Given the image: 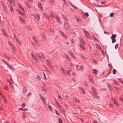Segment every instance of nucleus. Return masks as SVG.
Masks as SVG:
<instances>
[{
	"mask_svg": "<svg viewBox=\"0 0 123 123\" xmlns=\"http://www.w3.org/2000/svg\"><path fill=\"white\" fill-rule=\"evenodd\" d=\"M36 55L37 57H38L40 59H41L42 56H43L44 55V54L42 52H41L40 53V54H39L38 53H37L36 54Z\"/></svg>",
	"mask_w": 123,
	"mask_h": 123,
	"instance_id": "f03ea898",
	"label": "nucleus"
},
{
	"mask_svg": "<svg viewBox=\"0 0 123 123\" xmlns=\"http://www.w3.org/2000/svg\"><path fill=\"white\" fill-rule=\"evenodd\" d=\"M16 41H17L20 44H21V43L20 42H19V41L18 40V39L17 38H16L15 39Z\"/></svg>",
	"mask_w": 123,
	"mask_h": 123,
	"instance_id": "13d9d810",
	"label": "nucleus"
},
{
	"mask_svg": "<svg viewBox=\"0 0 123 123\" xmlns=\"http://www.w3.org/2000/svg\"><path fill=\"white\" fill-rule=\"evenodd\" d=\"M55 18L58 20V22L60 23V20H59V17L56 15H55Z\"/></svg>",
	"mask_w": 123,
	"mask_h": 123,
	"instance_id": "a211bd4d",
	"label": "nucleus"
},
{
	"mask_svg": "<svg viewBox=\"0 0 123 123\" xmlns=\"http://www.w3.org/2000/svg\"><path fill=\"white\" fill-rule=\"evenodd\" d=\"M48 108H49L50 110H52V107L49 105H48Z\"/></svg>",
	"mask_w": 123,
	"mask_h": 123,
	"instance_id": "c85d7f7f",
	"label": "nucleus"
},
{
	"mask_svg": "<svg viewBox=\"0 0 123 123\" xmlns=\"http://www.w3.org/2000/svg\"><path fill=\"white\" fill-rule=\"evenodd\" d=\"M46 63L47 65L48 66V67H49L50 68H51V66L50 65V63L49 62V61L47 59L46 60Z\"/></svg>",
	"mask_w": 123,
	"mask_h": 123,
	"instance_id": "39448f33",
	"label": "nucleus"
},
{
	"mask_svg": "<svg viewBox=\"0 0 123 123\" xmlns=\"http://www.w3.org/2000/svg\"><path fill=\"white\" fill-rule=\"evenodd\" d=\"M64 27L67 29L70 28V26L69 24L67 22H65L64 23Z\"/></svg>",
	"mask_w": 123,
	"mask_h": 123,
	"instance_id": "f257e3e1",
	"label": "nucleus"
},
{
	"mask_svg": "<svg viewBox=\"0 0 123 123\" xmlns=\"http://www.w3.org/2000/svg\"><path fill=\"white\" fill-rule=\"evenodd\" d=\"M93 122L94 123H99L97 121L95 120H94Z\"/></svg>",
	"mask_w": 123,
	"mask_h": 123,
	"instance_id": "680f3d73",
	"label": "nucleus"
},
{
	"mask_svg": "<svg viewBox=\"0 0 123 123\" xmlns=\"http://www.w3.org/2000/svg\"><path fill=\"white\" fill-rule=\"evenodd\" d=\"M65 54V55L64 56H65V57L67 58L68 61H69L70 60V59L69 57L66 54Z\"/></svg>",
	"mask_w": 123,
	"mask_h": 123,
	"instance_id": "dca6fc26",
	"label": "nucleus"
},
{
	"mask_svg": "<svg viewBox=\"0 0 123 123\" xmlns=\"http://www.w3.org/2000/svg\"><path fill=\"white\" fill-rule=\"evenodd\" d=\"M79 45H80V47L82 49L84 50H85L86 49L85 47L81 43H80Z\"/></svg>",
	"mask_w": 123,
	"mask_h": 123,
	"instance_id": "1a4fd4ad",
	"label": "nucleus"
},
{
	"mask_svg": "<svg viewBox=\"0 0 123 123\" xmlns=\"http://www.w3.org/2000/svg\"><path fill=\"white\" fill-rule=\"evenodd\" d=\"M31 94V92H29L26 95L27 97H28Z\"/></svg>",
	"mask_w": 123,
	"mask_h": 123,
	"instance_id": "864d4df0",
	"label": "nucleus"
},
{
	"mask_svg": "<svg viewBox=\"0 0 123 123\" xmlns=\"http://www.w3.org/2000/svg\"><path fill=\"white\" fill-rule=\"evenodd\" d=\"M50 16L52 18H54L55 16V15H54L53 14H52Z\"/></svg>",
	"mask_w": 123,
	"mask_h": 123,
	"instance_id": "09e8293b",
	"label": "nucleus"
},
{
	"mask_svg": "<svg viewBox=\"0 0 123 123\" xmlns=\"http://www.w3.org/2000/svg\"><path fill=\"white\" fill-rule=\"evenodd\" d=\"M38 7L41 9H42V6H41V3H38Z\"/></svg>",
	"mask_w": 123,
	"mask_h": 123,
	"instance_id": "aec40b11",
	"label": "nucleus"
},
{
	"mask_svg": "<svg viewBox=\"0 0 123 123\" xmlns=\"http://www.w3.org/2000/svg\"><path fill=\"white\" fill-rule=\"evenodd\" d=\"M25 103H24L21 106V107H22L24 108L25 107Z\"/></svg>",
	"mask_w": 123,
	"mask_h": 123,
	"instance_id": "5fc2aeb1",
	"label": "nucleus"
},
{
	"mask_svg": "<svg viewBox=\"0 0 123 123\" xmlns=\"http://www.w3.org/2000/svg\"><path fill=\"white\" fill-rule=\"evenodd\" d=\"M112 39V42L113 43H114L116 41V40L115 39L112 38L111 39Z\"/></svg>",
	"mask_w": 123,
	"mask_h": 123,
	"instance_id": "bb28decb",
	"label": "nucleus"
},
{
	"mask_svg": "<svg viewBox=\"0 0 123 123\" xmlns=\"http://www.w3.org/2000/svg\"><path fill=\"white\" fill-rule=\"evenodd\" d=\"M80 41V43L83 44H84L85 43V42L83 41V40L82 38H81Z\"/></svg>",
	"mask_w": 123,
	"mask_h": 123,
	"instance_id": "4be33fe9",
	"label": "nucleus"
},
{
	"mask_svg": "<svg viewBox=\"0 0 123 123\" xmlns=\"http://www.w3.org/2000/svg\"><path fill=\"white\" fill-rule=\"evenodd\" d=\"M12 49L13 52L14 53H16V49L15 48V47H13V48H12Z\"/></svg>",
	"mask_w": 123,
	"mask_h": 123,
	"instance_id": "a878e982",
	"label": "nucleus"
},
{
	"mask_svg": "<svg viewBox=\"0 0 123 123\" xmlns=\"http://www.w3.org/2000/svg\"><path fill=\"white\" fill-rule=\"evenodd\" d=\"M72 80L74 82L76 83V80L74 78H73L72 79Z\"/></svg>",
	"mask_w": 123,
	"mask_h": 123,
	"instance_id": "3c124183",
	"label": "nucleus"
},
{
	"mask_svg": "<svg viewBox=\"0 0 123 123\" xmlns=\"http://www.w3.org/2000/svg\"><path fill=\"white\" fill-rule=\"evenodd\" d=\"M2 98L3 99L4 101H5V100H6V98H5V97L4 96H2Z\"/></svg>",
	"mask_w": 123,
	"mask_h": 123,
	"instance_id": "49530a36",
	"label": "nucleus"
},
{
	"mask_svg": "<svg viewBox=\"0 0 123 123\" xmlns=\"http://www.w3.org/2000/svg\"><path fill=\"white\" fill-rule=\"evenodd\" d=\"M10 46H11V47H12V49L13 48V47H14V46H13V45L12 44H10Z\"/></svg>",
	"mask_w": 123,
	"mask_h": 123,
	"instance_id": "052dcab7",
	"label": "nucleus"
},
{
	"mask_svg": "<svg viewBox=\"0 0 123 123\" xmlns=\"http://www.w3.org/2000/svg\"><path fill=\"white\" fill-rule=\"evenodd\" d=\"M68 74L69 75L70 74V71L69 70H67V74Z\"/></svg>",
	"mask_w": 123,
	"mask_h": 123,
	"instance_id": "79ce46f5",
	"label": "nucleus"
},
{
	"mask_svg": "<svg viewBox=\"0 0 123 123\" xmlns=\"http://www.w3.org/2000/svg\"><path fill=\"white\" fill-rule=\"evenodd\" d=\"M62 72L64 73V74L66 75H67V70L65 71L64 70V71H62Z\"/></svg>",
	"mask_w": 123,
	"mask_h": 123,
	"instance_id": "72a5a7b5",
	"label": "nucleus"
},
{
	"mask_svg": "<svg viewBox=\"0 0 123 123\" xmlns=\"http://www.w3.org/2000/svg\"><path fill=\"white\" fill-rule=\"evenodd\" d=\"M120 100L121 101L123 102V98H120Z\"/></svg>",
	"mask_w": 123,
	"mask_h": 123,
	"instance_id": "774afa93",
	"label": "nucleus"
},
{
	"mask_svg": "<svg viewBox=\"0 0 123 123\" xmlns=\"http://www.w3.org/2000/svg\"><path fill=\"white\" fill-rule=\"evenodd\" d=\"M20 20L23 23H24L25 22V20L21 17H19Z\"/></svg>",
	"mask_w": 123,
	"mask_h": 123,
	"instance_id": "ddd939ff",
	"label": "nucleus"
},
{
	"mask_svg": "<svg viewBox=\"0 0 123 123\" xmlns=\"http://www.w3.org/2000/svg\"><path fill=\"white\" fill-rule=\"evenodd\" d=\"M74 99L75 101H76L77 102H78L79 103H80L79 100L78 99H77L76 98H74Z\"/></svg>",
	"mask_w": 123,
	"mask_h": 123,
	"instance_id": "58836bf2",
	"label": "nucleus"
},
{
	"mask_svg": "<svg viewBox=\"0 0 123 123\" xmlns=\"http://www.w3.org/2000/svg\"><path fill=\"white\" fill-rule=\"evenodd\" d=\"M59 123H62V121L61 118H59Z\"/></svg>",
	"mask_w": 123,
	"mask_h": 123,
	"instance_id": "f704fd0d",
	"label": "nucleus"
},
{
	"mask_svg": "<svg viewBox=\"0 0 123 123\" xmlns=\"http://www.w3.org/2000/svg\"><path fill=\"white\" fill-rule=\"evenodd\" d=\"M18 110L20 111H26L27 110V109L26 108L23 109L22 108H19Z\"/></svg>",
	"mask_w": 123,
	"mask_h": 123,
	"instance_id": "6ab92c4d",
	"label": "nucleus"
},
{
	"mask_svg": "<svg viewBox=\"0 0 123 123\" xmlns=\"http://www.w3.org/2000/svg\"><path fill=\"white\" fill-rule=\"evenodd\" d=\"M69 54L71 55L72 56H73L74 55H73V53L72 52H70V53H69Z\"/></svg>",
	"mask_w": 123,
	"mask_h": 123,
	"instance_id": "338daca9",
	"label": "nucleus"
},
{
	"mask_svg": "<svg viewBox=\"0 0 123 123\" xmlns=\"http://www.w3.org/2000/svg\"><path fill=\"white\" fill-rule=\"evenodd\" d=\"M92 37L93 39L95 41L96 40L97 41H98V40H97V39H96V38L94 36H92Z\"/></svg>",
	"mask_w": 123,
	"mask_h": 123,
	"instance_id": "c756f323",
	"label": "nucleus"
},
{
	"mask_svg": "<svg viewBox=\"0 0 123 123\" xmlns=\"http://www.w3.org/2000/svg\"><path fill=\"white\" fill-rule=\"evenodd\" d=\"M93 94L96 98L98 99L99 98V97L98 95V93L97 92H93Z\"/></svg>",
	"mask_w": 123,
	"mask_h": 123,
	"instance_id": "20e7f679",
	"label": "nucleus"
},
{
	"mask_svg": "<svg viewBox=\"0 0 123 123\" xmlns=\"http://www.w3.org/2000/svg\"><path fill=\"white\" fill-rule=\"evenodd\" d=\"M41 98L43 100V102H44V104H46V102L45 101V98H43V97H41Z\"/></svg>",
	"mask_w": 123,
	"mask_h": 123,
	"instance_id": "f3484780",
	"label": "nucleus"
},
{
	"mask_svg": "<svg viewBox=\"0 0 123 123\" xmlns=\"http://www.w3.org/2000/svg\"><path fill=\"white\" fill-rule=\"evenodd\" d=\"M7 87V86H4V88L6 90H8V89L6 88Z\"/></svg>",
	"mask_w": 123,
	"mask_h": 123,
	"instance_id": "69168bd1",
	"label": "nucleus"
},
{
	"mask_svg": "<svg viewBox=\"0 0 123 123\" xmlns=\"http://www.w3.org/2000/svg\"><path fill=\"white\" fill-rule=\"evenodd\" d=\"M26 90L25 87H24L23 88V92H26Z\"/></svg>",
	"mask_w": 123,
	"mask_h": 123,
	"instance_id": "a19ab883",
	"label": "nucleus"
},
{
	"mask_svg": "<svg viewBox=\"0 0 123 123\" xmlns=\"http://www.w3.org/2000/svg\"><path fill=\"white\" fill-rule=\"evenodd\" d=\"M25 4L27 7H28L29 8H31V6L30 4L28 3L27 1H25Z\"/></svg>",
	"mask_w": 123,
	"mask_h": 123,
	"instance_id": "423d86ee",
	"label": "nucleus"
},
{
	"mask_svg": "<svg viewBox=\"0 0 123 123\" xmlns=\"http://www.w3.org/2000/svg\"><path fill=\"white\" fill-rule=\"evenodd\" d=\"M111 100L113 101V102L117 105L118 106L119 105L118 102H116V100L114 98L112 97L111 98Z\"/></svg>",
	"mask_w": 123,
	"mask_h": 123,
	"instance_id": "7ed1b4c3",
	"label": "nucleus"
},
{
	"mask_svg": "<svg viewBox=\"0 0 123 123\" xmlns=\"http://www.w3.org/2000/svg\"><path fill=\"white\" fill-rule=\"evenodd\" d=\"M56 105H57V106H58V107L59 108L60 107V105H59V104L58 103L57 101H56Z\"/></svg>",
	"mask_w": 123,
	"mask_h": 123,
	"instance_id": "c9c22d12",
	"label": "nucleus"
},
{
	"mask_svg": "<svg viewBox=\"0 0 123 123\" xmlns=\"http://www.w3.org/2000/svg\"><path fill=\"white\" fill-rule=\"evenodd\" d=\"M97 48L98 49L100 50V49H101V48L99 45H97Z\"/></svg>",
	"mask_w": 123,
	"mask_h": 123,
	"instance_id": "e433bc0d",
	"label": "nucleus"
},
{
	"mask_svg": "<svg viewBox=\"0 0 123 123\" xmlns=\"http://www.w3.org/2000/svg\"><path fill=\"white\" fill-rule=\"evenodd\" d=\"M16 41H17L20 44H21V43L20 42H19V41L18 40V39L17 38H16L15 39Z\"/></svg>",
	"mask_w": 123,
	"mask_h": 123,
	"instance_id": "4d7b16f0",
	"label": "nucleus"
},
{
	"mask_svg": "<svg viewBox=\"0 0 123 123\" xmlns=\"http://www.w3.org/2000/svg\"><path fill=\"white\" fill-rule=\"evenodd\" d=\"M79 89L83 93H85V92L84 90V88H82L80 87L79 88Z\"/></svg>",
	"mask_w": 123,
	"mask_h": 123,
	"instance_id": "f8f14e48",
	"label": "nucleus"
},
{
	"mask_svg": "<svg viewBox=\"0 0 123 123\" xmlns=\"http://www.w3.org/2000/svg\"><path fill=\"white\" fill-rule=\"evenodd\" d=\"M118 46V44H117L115 46V49H117Z\"/></svg>",
	"mask_w": 123,
	"mask_h": 123,
	"instance_id": "8fccbe9b",
	"label": "nucleus"
},
{
	"mask_svg": "<svg viewBox=\"0 0 123 123\" xmlns=\"http://www.w3.org/2000/svg\"><path fill=\"white\" fill-rule=\"evenodd\" d=\"M33 39H34V41L35 43L37 44H38V42H37V40L35 39V37L34 36H33Z\"/></svg>",
	"mask_w": 123,
	"mask_h": 123,
	"instance_id": "393cba45",
	"label": "nucleus"
},
{
	"mask_svg": "<svg viewBox=\"0 0 123 123\" xmlns=\"http://www.w3.org/2000/svg\"><path fill=\"white\" fill-rule=\"evenodd\" d=\"M92 89L94 92H96L95 91L96 89L94 87H92Z\"/></svg>",
	"mask_w": 123,
	"mask_h": 123,
	"instance_id": "c03bdc74",
	"label": "nucleus"
},
{
	"mask_svg": "<svg viewBox=\"0 0 123 123\" xmlns=\"http://www.w3.org/2000/svg\"><path fill=\"white\" fill-rule=\"evenodd\" d=\"M76 20L79 23H80L81 22V20L80 19L78 18H77L76 19Z\"/></svg>",
	"mask_w": 123,
	"mask_h": 123,
	"instance_id": "412c9836",
	"label": "nucleus"
},
{
	"mask_svg": "<svg viewBox=\"0 0 123 123\" xmlns=\"http://www.w3.org/2000/svg\"><path fill=\"white\" fill-rule=\"evenodd\" d=\"M36 79L38 80H40V78L39 76H38L36 78Z\"/></svg>",
	"mask_w": 123,
	"mask_h": 123,
	"instance_id": "37998d69",
	"label": "nucleus"
},
{
	"mask_svg": "<svg viewBox=\"0 0 123 123\" xmlns=\"http://www.w3.org/2000/svg\"><path fill=\"white\" fill-rule=\"evenodd\" d=\"M117 35L116 34H113L111 37V39H112V38L115 39Z\"/></svg>",
	"mask_w": 123,
	"mask_h": 123,
	"instance_id": "2eb2a0df",
	"label": "nucleus"
},
{
	"mask_svg": "<svg viewBox=\"0 0 123 123\" xmlns=\"http://www.w3.org/2000/svg\"><path fill=\"white\" fill-rule=\"evenodd\" d=\"M12 36H13L15 39L16 38H17L16 36L14 33H13L12 34Z\"/></svg>",
	"mask_w": 123,
	"mask_h": 123,
	"instance_id": "473e14b6",
	"label": "nucleus"
},
{
	"mask_svg": "<svg viewBox=\"0 0 123 123\" xmlns=\"http://www.w3.org/2000/svg\"><path fill=\"white\" fill-rule=\"evenodd\" d=\"M60 69L61 71L62 72V71L64 70V69L62 68V67H60Z\"/></svg>",
	"mask_w": 123,
	"mask_h": 123,
	"instance_id": "6e6d98bb",
	"label": "nucleus"
},
{
	"mask_svg": "<svg viewBox=\"0 0 123 123\" xmlns=\"http://www.w3.org/2000/svg\"><path fill=\"white\" fill-rule=\"evenodd\" d=\"M107 86L108 87V88L109 89H111V86L110 85L108 84V83H107Z\"/></svg>",
	"mask_w": 123,
	"mask_h": 123,
	"instance_id": "cd10ccee",
	"label": "nucleus"
},
{
	"mask_svg": "<svg viewBox=\"0 0 123 123\" xmlns=\"http://www.w3.org/2000/svg\"><path fill=\"white\" fill-rule=\"evenodd\" d=\"M114 15V13L113 12L111 13L110 14V16L111 17H112Z\"/></svg>",
	"mask_w": 123,
	"mask_h": 123,
	"instance_id": "603ef678",
	"label": "nucleus"
},
{
	"mask_svg": "<svg viewBox=\"0 0 123 123\" xmlns=\"http://www.w3.org/2000/svg\"><path fill=\"white\" fill-rule=\"evenodd\" d=\"M42 36L43 38L44 39H45V36L43 34H42Z\"/></svg>",
	"mask_w": 123,
	"mask_h": 123,
	"instance_id": "de8ad7c7",
	"label": "nucleus"
},
{
	"mask_svg": "<svg viewBox=\"0 0 123 123\" xmlns=\"http://www.w3.org/2000/svg\"><path fill=\"white\" fill-rule=\"evenodd\" d=\"M2 33L3 34V35L4 36H6L7 35V34L5 30L4 29H2Z\"/></svg>",
	"mask_w": 123,
	"mask_h": 123,
	"instance_id": "9b49d317",
	"label": "nucleus"
},
{
	"mask_svg": "<svg viewBox=\"0 0 123 123\" xmlns=\"http://www.w3.org/2000/svg\"><path fill=\"white\" fill-rule=\"evenodd\" d=\"M72 7L75 9H77L78 8L73 5H72Z\"/></svg>",
	"mask_w": 123,
	"mask_h": 123,
	"instance_id": "a18cd8bd",
	"label": "nucleus"
},
{
	"mask_svg": "<svg viewBox=\"0 0 123 123\" xmlns=\"http://www.w3.org/2000/svg\"><path fill=\"white\" fill-rule=\"evenodd\" d=\"M65 20H66V21H67L68 20V18H67V17H66V18H65L64 19Z\"/></svg>",
	"mask_w": 123,
	"mask_h": 123,
	"instance_id": "e2e57ef3",
	"label": "nucleus"
},
{
	"mask_svg": "<svg viewBox=\"0 0 123 123\" xmlns=\"http://www.w3.org/2000/svg\"><path fill=\"white\" fill-rule=\"evenodd\" d=\"M60 32L61 34L63 36L64 35V33H63V32L61 31H60Z\"/></svg>",
	"mask_w": 123,
	"mask_h": 123,
	"instance_id": "4c0bfd02",
	"label": "nucleus"
},
{
	"mask_svg": "<svg viewBox=\"0 0 123 123\" xmlns=\"http://www.w3.org/2000/svg\"><path fill=\"white\" fill-rule=\"evenodd\" d=\"M35 18H36V19H37V21H38L39 19V15L38 14H37L35 15Z\"/></svg>",
	"mask_w": 123,
	"mask_h": 123,
	"instance_id": "0eeeda50",
	"label": "nucleus"
},
{
	"mask_svg": "<svg viewBox=\"0 0 123 123\" xmlns=\"http://www.w3.org/2000/svg\"><path fill=\"white\" fill-rule=\"evenodd\" d=\"M80 69H79V70H80L81 69L82 70V71H83V66L80 65Z\"/></svg>",
	"mask_w": 123,
	"mask_h": 123,
	"instance_id": "b1692460",
	"label": "nucleus"
},
{
	"mask_svg": "<svg viewBox=\"0 0 123 123\" xmlns=\"http://www.w3.org/2000/svg\"><path fill=\"white\" fill-rule=\"evenodd\" d=\"M84 32H85L86 36L87 37H89L90 36L89 33L88 32L86 31H85Z\"/></svg>",
	"mask_w": 123,
	"mask_h": 123,
	"instance_id": "6e6552de",
	"label": "nucleus"
},
{
	"mask_svg": "<svg viewBox=\"0 0 123 123\" xmlns=\"http://www.w3.org/2000/svg\"><path fill=\"white\" fill-rule=\"evenodd\" d=\"M32 58L36 62H38V61L37 59V58L34 56L33 55H32Z\"/></svg>",
	"mask_w": 123,
	"mask_h": 123,
	"instance_id": "9d476101",
	"label": "nucleus"
},
{
	"mask_svg": "<svg viewBox=\"0 0 123 123\" xmlns=\"http://www.w3.org/2000/svg\"><path fill=\"white\" fill-rule=\"evenodd\" d=\"M116 72V70L115 69H114L113 70V73L114 74H115Z\"/></svg>",
	"mask_w": 123,
	"mask_h": 123,
	"instance_id": "2f4dec72",
	"label": "nucleus"
},
{
	"mask_svg": "<svg viewBox=\"0 0 123 123\" xmlns=\"http://www.w3.org/2000/svg\"><path fill=\"white\" fill-rule=\"evenodd\" d=\"M98 72V71L97 70L95 69H93V72L95 74H96Z\"/></svg>",
	"mask_w": 123,
	"mask_h": 123,
	"instance_id": "4468645a",
	"label": "nucleus"
},
{
	"mask_svg": "<svg viewBox=\"0 0 123 123\" xmlns=\"http://www.w3.org/2000/svg\"><path fill=\"white\" fill-rule=\"evenodd\" d=\"M19 7L22 10H23V12H24V8L22 7L20 5H19Z\"/></svg>",
	"mask_w": 123,
	"mask_h": 123,
	"instance_id": "5701e85b",
	"label": "nucleus"
},
{
	"mask_svg": "<svg viewBox=\"0 0 123 123\" xmlns=\"http://www.w3.org/2000/svg\"><path fill=\"white\" fill-rule=\"evenodd\" d=\"M18 12L20 14H21L22 15H23V13H22L20 10H18Z\"/></svg>",
	"mask_w": 123,
	"mask_h": 123,
	"instance_id": "ea45409f",
	"label": "nucleus"
},
{
	"mask_svg": "<svg viewBox=\"0 0 123 123\" xmlns=\"http://www.w3.org/2000/svg\"><path fill=\"white\" fill-rule=\"evenodd\" d=\"M85 15L87 17H88L89 16L87 12H86L85 13Z\"/></svg>",
	"mask_w": 123,
	"mask_h": 123,
	"instance_id": "0e129e2a",
	"label": "nucleus"
},
{
	"mask_svg": "<svg viewBox=\"0 0 123 123\" xmlns=\"http://www.w3.org/2000/svg\"><path fill=\"white\" fill-rule=\"evenodd\" d=\"M115 88L117 91H119V92L120 91V89H119L118 88V87H116V86H115L114 87Z\"/></svg>",
	"mask_w": 123,
	"mask_h": 123,
	"instance_id": "7c9ffc66",
	"label": "nucleus"
},
{
	"mask_svg": "<svg viewBox=\"0 0 123 123\" xmlns=\"http://www.w3.org/2000/svg\"><path fill=\"white\" fill-rule=\"evenodd\" d=\"M55 113L56 114L58 115L59 116H60V114L58 113V112L56 110L55 111Z\"/></svg>",
	"mask_w": 123,
	"mask_h": 123,
	"instance_id": "bf43d9fd",
	"label": "nucleus"
}]
</instances>
